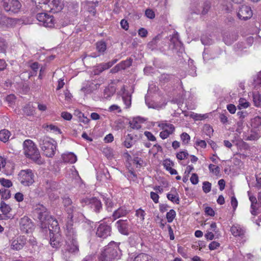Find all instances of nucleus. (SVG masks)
<instances>
[{
	"instance_id": "obj_49",
	"label": "nucleus",
	"mask_w": 261,
	"mask_h": 261,
	"mask_svg": "<svg viewBox=\"0 0 261 261\" xmlns=\"http://www.w3.org/2000/svg\"><path fill=\"white\" fill-rule=\"evenodd\" d=\"M188 153L187 151H180L176 154V158L180 160H183L187 158L188 155Z\"/></svg>"
},
{
	"instance_id": "obj_33",
	"label": "nucleus",
	"mask_w": 261,
	"mask_h": 261,
	"mask_svg": "<svg viewBox=\"0 0 261 261\" xmlns=\"http://www.w3.org/2000/svg\"><path fill=\"white\" fill-rule=\"evenodd\" d=\"M202 6L201 13L202 15L206 14L211 8L210 3L206 0H203Z\"/></svg>"
},
{
	"instance_id": "obj_36",
	"label": "nucleus",
	"mask_w": 261,
	"mask_h": 261,
	"mask_svg": "<svg viewBox=\"0 0 261 261\" xmlns=\"http://www.w3.org/2000/svg\"><path fill=\"white\" fill-rule=\"evenodd\" d=\"M132 64V60L131 59H128L125 61L121 62L119 64L120 66V68L122 70H124L127 67L131 66Z\"/></svg>"
},
{
	"instance_id": "obj_11",
	"label": "nucleus",
	"mask_w": 261,
	"mask_h": 261,
	"mask_svg": "<svg viewBox=\"0 0 261 261\" xmlns=\"http://www.w3.org/2000/svg\"><path fill=\"white\" fill-rule=\"evenodd\" d=\"M111 227L108 224L100 223L97 228L96 235L97 237L105 239L111 235Z\"/></svg>"
},
{
	"instance_id": "obj_6",
	"label": "nucleus",
	"mask_w": 261,
	"mask_h": 261,
	"mask_svg": "<svg viewBox=\"0 0 261 261\" xmlns=\"http://www.w3.org/2000/svg\"><path fill=\"white\" fill-rule=\"evenodd\" d=\"M34 174L31 169L22 170L18 174V179L24 186H29L34 182Z\"/></svg>"
},
{
	"instance_id": "obj_62",
	"label": "nucleus",
	"mask_w": 261,
	"mask_h": 261,
	"mask_svg": "<svg viewBox=\"0 0 261 261\" xmlns=\"http://www.w3.org/2000/svg\"><path fill=\"white\" fill-rule=\"evenodd\" d=\"M150 197L154 201V203H156L159 202V196L158 194L155 192H150Z\"/></svg>"
},
{
	"instance_id": "obj_24",
	"label": "nucleus",
	"mask_w": 261,
	"mask_h": 261,
	"mask_svg": "<svg viewBox=\"0 0 261 261\" xmlns=\"http://www.w3.org/2000/svg\"><path fill=\"white\" fill-rule=\"evenodd\" d=\"M128 213V211L125 207H120L114 212L112 217L114 220H116L126 216Z\"/></svg>"
},
{
	"instance_id": "obj_19",
	"label": "nucleus",
	"mask_w": 261,
	"mask_h": 261,
	"mask_svg": "<svg viewBox=\"0 0 261 261\" xmlns=\"http://www.w3.org/2000/svg\"><path fill=\"white\" fill-rule=\"evenodd\" d=\"M96 48L97 51L99 53V54L96 55V54L93 53L89 56L93 58H96L97 57H98L100 55V54H103L107 48V45L106 42L102 41L97 42L96 44Z\"/></svg>"
},
{
	"instance_id": "obj_45",
	"label": "nucleus",
	"mask_w": 261,
	"mask_h": 261,
	"mask_svg": "<svg viewBox=\"0 0 261 261\" xmlns=\"http://www.w3.org/2000/svg\"><path fill=\"white\" fill-rule=\"evenodd\" d=\"M0 183L5 187L10 188L12 186L11 181L4 178H0Z\"/></svg>"
},
{
	"instance_id": "obj_22",
	"label": "nucleus",
	"mask_w": 261,
	"mask_h": 261,
	"mask_svg": "<svg viewBox=\"0 0 261 261\" xmlns=\"http://www.w3.org/2000/svg\"><path fill=\"white\" fill-rule=\"evenodd\" d=\"M230 231L234 237H242L244 235L245 230L239 225L236 224L231 226Z\"/></svg>"
},
{
	"instance_id": "obj_12",
	"label": "nucleus",
	"mask_w": 261,
	"mask_h": 261,
	"mask_svg": "<svg viewBox=\"0 0 261 261\" xmlns=\"http://www.w3.org/2000/svg\"><path fill=\"white\" fill-rule=\"evenodd\" d=\"M19 225L21 230L25 233L31 231L34 227V225L31 220L26 216L21 218Z\"/></svg>"
},
{
	"instance_id": "obj_41",
	"label": "nucleus",
	"mask_w": 261,
	"mask_h": 261,
	"mask_svg": "<svg viewBox=\"0 0 261 261\" xmlns=\"http://www.w3.org/2000/svg\"><path fill=\"white\" fill-rule=\"evenodd\" d=\"M8 45L6 40L0 38V53L5 54Z\"/></svg>"
},
{
	"instance_id": "obj_44",
	"label": "nucleus",
	"mask_w": 261,
	"mask_h": 261,
	"mask_svg": "<svg viewBox=\"0 0 261 261\" xmlns=\"http://www.w3.org/2000/svg\"><path fill=\"white\" fill-rule=\"evenodd\" d=\"M211 184L208 181H204L203 182L202 190L205 193L210 192L211 190Z\"/></svg>"
},
{
	"instance_id": "obj_7",
	"label": "nucleus",
	"mask_w": 261,
	"mask_h": 261,
	"mask_svg": "<svg viewBox=\"0 0 261 261\" xmlns=\"http://www.w3.org/2000/svg\"><path fill=\"white\" fill-rule=\"evenodd\" d=\"M2 3L5 10L10 14L18 13L21 7L18 0H3Z\"/></svg>"
},
{
	"instance_id": "obj_23",
	"label": "nucleus",
	"mask_w": 261,
	"mask_h": 261,
	"mask_svg": "<svg viewBox=\"0 0 261 261\" xmlns=\"http://www.w3.org/2000/svg\"><path fill=\"white\" fill-rule=\"evenodd\" d=\"M249 200L251 203V213L252 215L256 216L257 214L256 204L257 202V199L255 196L252 195L249 192H248Z\"/></svg>"
},
{
	"instance_id": "obj_40",
	"label": "nucleus",
	"mask_w": 261,
	"mask_h": 261,
	"mask_svg": "<svg viewBox=\"0 0 261 261\" xmlns=\"http://www.w3.org/2000/svg\"><path fill=\"white\" fill-rule=\"evenodd\" d=\"M58 187V184L55 181H47L46 183V188L48 191V193L49 190L52 191L56 189Z\"/></svg>"
},
{
	"instance_id": "obj_56",
	"label": "nucleus",
	"mask_w": 261,
	"mask_h": 261,
	"mask_svg": "<svg viewBox=\"0 0 261 261\" xmlns=\"http://www.w3.org/2000/svg\"><path fill=\"white\" fill-rule=\"evenodd\" d=\"M144 135L147 138L148 140L150 141H155L156 140L155 137L150 132H148V131L145 132Z\"/></svg>"
},
{
	"instance_id": "obj_5",
	"label": "nucleus",
	"mask_w": 261,
	"mask_h": 261,
	"mask_svg": "<svg viewBox=\"0 0 261 261\" xmlns=\"http://www.w3.org/2000/svg\"><path fill=\"white\" fill-rule=\"evenodd\" d=\"M39 145L44 154L47 157H53L56 150V142L51 138L43 136L39 140Z\"/></svg>"
},
{
	"instance_id": "obj_30",
	"label": "nucleus",
	"mask_w": 261,
	"mask_h": 261,
	"mask_svg": "<svg viewBox=\"0 0 261 261\" xmlns=\"http://www.w3.org/2000/svg\"><path fill=\"white\" fill-rule=\"evenodd\" d=\"M171 192H174L175 194L168 193L167 195V198L172 202L178 204L179 199L178 194L176 193V190L175 189H171Z\"/></svg>"
},
{
	"instance_id": "obj_26",
	"label": "nucleus",
	"mask_w": 261,
	"mask_h": 261,
	"mask_svg": "<svg viewBox=\"0 0 261 261\" xmlns=\"http://www.w3.org/2000/svg\"><path fill=\"white\" fill-rule=\"evenodd\" d=\"M203 0H194L191 5V9L193 13L200 14L201 11Z\"/></svg>"
},
{
	"instance_id": "obj_1",
	"label": "nucleus",
	"mask_w": 261,
	"mask_h": 261,
	"mask_svg": "<svg viewBox=\"0 0 261 261\" xmlns=\"http://www.w3.org/2000/svg\"><path fill=\"white\" fill-rule=\"evenodd\" d=\"M65 243L61 250L62 258L66 261L69 260L79 251V244L77 239L75 228H65Z\"/></svg>"
},
{
	"instance_id": "obj_46",
	"label": "nucleus",
	"mask_w": 261,
	"mask_h": 261,
	"mask_svg": "<svg viewBox=\"0 0 261 261\" xmlns=\"http://www.w3.org/2000/svg\"><path fill=\"white\" fill-rule=\"evenodd\" d=\"M1 209L4 214H7L11 211L10 207L5 203H2L1 206Z\"/></svg>"
},
{
	"instance_id": "obj_8",
	"label": "nucleus",
	"mask_w": 261,
	"mask_h": 261,
	"mask_svg": "<svg viewBox=\"0 0 261 261\" xmlns=\"http://www.w3.org/2000/svg\"><path fill=\"white\" fill-rule=\"evenodd\" d=\"M37 19L40 24L45 27L51 28L54 26L55 20L54 16L46 13H38L36 15Z\"/></svg>"
},
{
	"instance_id": "obj_55",
	"label": "nucleus",
	"mask_w": 261,
	"mask_h": 261,
	"mask_svg": "<svg viewBox=\"0 0 261 261\" xmlns=\"http://www.w3.org/2000/svg\"><path fill=\"white\" fill-rule=\"evenodd\" d=\"M171 78V76L170 75L167 74H163L160 76V80L161 82L166 83L168 82Z\"/></svg>"
},
{
	"instance_id": "obj_2",
	"label": "nucleus",
	"mask_w": 261,
	"mask_h": 261,
	"mask_svg": "<svg viewBox=\"0 0 261 261\" xmlns=\"http://www.w3.org/2000/svg\"><path fill=\"white\" fill-rule=\"evenodd\" d=\"M35 213L40 222L41 228L45 232H59L60 227L57 220L49 215L46 208L43 205H36Z\"/></svg>"
},
{
	"instance_id": "obj_32",
	"label": "nucleus",
	"mask_w": 261,
	"mask_h": 261,
	"mask_svg": "<svg viewBox=\"0 0 261 261\" xmlns=\"http://www.w3.org/2000/svg\"><path fill=\"white\" fill-rule=\"evenodd\" d=\"M10 132L7 129H3L0 131V140L3 142L8 141L10 136Z\"/></svg>"
},
{
	"instance_id": "obj_38",
	"label": "nucleus",
	"mask_w": 261,
	"mask_h": 261,
	"mask_svg": "<svg viewBox=\"0 0 261 261\" xmlns=\"http://www.w3.org/2000/svg\"><path fill=\"white\" fill-rule=\"evenodd\" d=\"M103 200L105 201V203L107 207V209L108 211H112V208L114 206V202L112 201V199L110 198H104Z\"/></svg>"
},
{
	"instance_id": "obj_43",
	"label": "nucleus",
	"mask_w": 261,
	"mask_h": 261,
	"mask_svg": "<svg viewBox=\"0 0 261 261\" xmlns=\"http://www.w3.org/2000/svg\"><path fill=\"white\" fill-rule=\"evenodd\" d=\"M174 165V163L169 159H166L163 161V165L166 170L170 169Z\"/></svg>"
},
{
	"instance_id": "obj_39",
	"label": "nucleus",
	"mask_w": 261,
	"mask_h": 261,
	"mask_svg": "<svg viewBox=\"0 0 261 261\" xmlns=\"http://www.w3.org/2000/svg\"><path fill=\"white\" fill-rule=\"evenodd\" d=\"M253 100L256 107H259L261 104V96L258 93H254L253 94Z\"/></svg>"
},
{
	"instance_id": "obj_35",
	"label": "nucleus",
	"mask_w": 261,
	"mask_h": 261,
	"mask_svg": "<svg viewBox=\"0 0 261 261\" xmlns=\"http://www.w3.org/2000/svg\"><path fill=\"white\" fill-rule=\"evenodd\" d=\"M23 111L24 114L28 116L32 115L34 112L33 107L31 104L27 105L23 109Z\"/></svg>"
},
{
	"instance_id": "obj_4",
	"label": "nucleus",
	"mask_w": 261,
	"mask_h": 261,
	"mask_svg": "<svg viewBox=\"0 0 261 261\" xmlns=\"http://www.w3.org/2000/svg\"><path fill=\"white\" fill-rule=\"evenodd\" d=\"M25 155L38 165H41L43 161L41 160L39 150L34 143L31 140H26L23 144Z\"/></svg>"
},
{
	"instance_id": "obj_59",
	"label": "nucleus",
	"mask_w": 261,
	"mask_h": 261,
	"mask_svg": "<svg viewBox=\"0 0 261 261\" xmlns=\"http://www.w3.org/2000/svg\"><path fill=\"white\" fill-rule=\"evenodd\" d=\"M190 181L193 185H196L198 182V177L196 173H193L190 178Z\"/></svg>"
},
{
	"instance_id": "obj_21",
	"label": "nucleus",
	"mask_w": 261,
	"mask_h": 261,
	"mask_svg": "<svg viewBox=\"0 0 261 261\" xmlns=\"http://www.w3.org/2000/svg\"><path fill=\"white\" fill-rule=\"evenodd\" d=\"M49 11H54L56 12L61 11L63 8V4L60 0H50V2L49 3Z\"/></svg>"
},
{
	"instance_id": "obj_34",
	"label": "nucleus",
	"mask_w": 261,
	"mask_h": 261,
	"mask_svg": "<svg viewBox=\"0 0 261 261\" xmlns=\"http://www.w3.org/2000/svg\"><path fill=\"white\" fill-rule=\"evenodd\" d=\"M160 40V37L159 36H157L155 37L151 41H150L148 43V47L149 48H150L151 50H154L156 48V46H158V43L159 41Z\"/></svg>"
},
{
	"instance_id": "obj_31",
	"label": "nucleus",
	"mask_w": 261,
	"mask_h": 261,
	"mask_svg": "<svg viewBox=\"0 0 261 261\" xmlns=\"http://www.w3.org/2000/svg\"><path fill=\"white\" fill-rule=\"evenodd\" d=\"M251 126L253 128L261 129V117L256 116L251 120Z\"/></svg>"
},
{
	"instance_id": "obj_9",
	"label": "nucleus",
	"mask_w": 261,
	"mask_h": 261,
	"mask_svg": "<svg viewBox=\"0 0 261 261\" xmlns=\"http://www.w3.org/2000/svg\"><path fill=\"white\" fill-rule=\"evenodd\" d=\"M252 11L250 7L245 5L239 6L237 16L240 19L246 20L250 19L252 16Z\"/></svg>"
},
{
	"instance_id": "obj_25",
	"label": "nucleus",
	"mask_w": 261,
	"mask_h": 261,
	"mask_svg": "<svg viewBox=\"0 0 261 261\" xmlns=\"http://www.w3.org/2000/svg\"><path fill=\"white\" fill-rule=\"evenodd\" d=\"M89 203L91 204V207L94 208V211L96 213L99 212L102 208V204L100 201L95 197L89 200Z\"/></svg>"
},
{
	"instance_id": "obj_52",
	"label": "nucleus",
	"mask_w": 261,
	"mask_h": 261,
	"mask_svg": "<svg viewBox=\"0 0 261 261\" xmlns=\"http://www.w3.org/2000/svg\"><path fill=\"white\" fill-rule=\"evenodd\" d=\"M16 97L14 94H10L6 97V100L10 105H12L15 101Z\"/></svg>"
},
{
	"instance_id": "obj_17",
	"label": "nucleus",
	"mask_w": 261,
	"mask_h": 261,
	"mask_svg": "<svg viewBox=\"0 0 261 261\" xmlns=\"http://www.w3.org/2000/svg\"><path fill=\"white\" fill-rule=\"evenodd\" d=\"M36 4V8L38 10L42 9L45 11H49V3L50 0H33Z\"/></svg>"
},
{
	"instance_id": "obj_63",
	"label": "nucleus",
	"mask_w": 261,
	"mask_h": 261,
	"mask_svg": "<svg viewBox=\"0 0 261 261\" xmlns=\"http://www.w3.org/2000/svg\"><path fill=\"white\" fill-rule=\"evenodd\" d=\"M94 255L90 254L86 256L82 261H95Z\"/></svg>"
},
{
	"instance_id": "obj_47",
	"label": "nucleus",
	"mask_w": 261,
	"mask_h": 261,
	"mask_svg": "<svg viewBox=\"0 0 261 261\" xmlns=\"http://www.w3.org/2000/svg\"><path fill=\"white\" fill-rule=\"evenodd\" d=\"M249 103L245 99L241 98L239 99V105L238 106L239 109H241V107L243 108H247L249 107Z\"/></svg>"
},
{
	"instance_id": "obj_60",
	"label": "nucleus",
	"mask_w": 261,
	"mask_h": 261,
	"mask_svg": "<svg viewBox=\"0 0 261 261\" xmlns=\"http://www.w3.org/2000/svg\"><path fill=\"white\" fill-rule=\"evenodd\" d=\"M220 244L216 241H213L210 244L208 248L211 250H213L219 247Z\"/></svg>"
},
{
	"instance_id": "obj_57",
	"label": "nucleus",
	"mask_w": 261,
	"mask_h": 261,
	"mask_svg": "<svg viewBox=\"0 0 261 261\" xmlns=\"http://www.w3.org/2000/svg\"><path fill=\"white\" fill-rule=\"evenodd\" d=\"M204 212L207 215H208L210 216H214L215 215L214 211L213 210L212 208H211L210 206H206L205 207Z\"/></svg>"
},
{
	"instance_id": "obj_50",
	"label": "nucleus",
	"mask_w": 261,
	"mask_h": 261,
	"mask_svg": "<svg viewBox=\"0 0 261 261\" xmlns=\"http://www.w3.org/2000/svg\"><path fill=\"white\" fill-rule=\"evenodd\" d=\"M136 215L138 218L140 219L141 221H143L144 220L145 213L142 209L139 208L137 210Z\"/></svg>"
},
{
	"instance_id": "obj_53",
	"label": "nucleus",
	"mask_w": 261,
	"mask_h": 261,
	"mask_svg": "<svg viewBox=\"0 0 261 261\" xmlns=\"http://www.w3.org/2000/svg\"><path fill=\"white\" fill-rule=\"evenodd\" d=\"M208 168L211 172L215 173L216 174H218L220 172L219 167L213 164H210L208 166Z\"/></svg>"
},
{
	"instance_id": "obj_54",
	"label": "nucleus",
	"mask_w": 261,
	"mask_h": 261,
	"mask_svg": "<svg viewBox=\"0 0 261 261\" xmlns=\"http://www.w3.org/2000/svg\"><path fill=\"white\" fill-rule=\"evenodd\" d=\"M230 34L229 33H226L225 34H224V36H223V40L225 42V44H227V45H230L231 44V43L234 41V40H236V39L234 38L232 40H229L228 39V37H230Z\"/></svg>"
},
{
	"instance_id": "obj_10",
	"label": "nucleus",
	"mask_w": 261,
	"mask_h": 261,
	"mask_svg": "<svg viewBox=\"0 0 261 261\" xmlns=\"http://www.w3.org/2000/svg\"><path fill=\"white\" fill-rule=\"evenodd\" d=\"M27 242L24 236H19L12 238L10 241L11 248L14 250H20L23 248Z\"/></svg>"
},
{
	"instance_id": "obj_13",
	"label": "nucleus",
	"mask_w": 261,
	"mask_h": 261,
	"mask_svg": "<svg viewBox=\"0 0 261 261\" xmlns=\"http://www.w3.org/2000/svg\"><path fill=\"white\" fill-rule=\"evenodd\" d=\"M65 210L68 214L65 224V228H74L73 227V221L72 218L73 217V213L76 211V207L72 205L70 206L67 207V208H65Z\"/></svg>"
},
{
	"instance_id": "obj_18",
	"label": "nucleus",
	"mask_w": 261,
	"mask_h": 261,
	"mask_svg": "<svg viewBox=\"0 0 261 261\" xmlns=\"http://www.w3.org/2000/svg\"><path fill=\"white\" fill-rule=\"evenodd\" d=\"M145 121V119L140 117L134 118L129 122V125L133 129H138L141 127V124Z\"/></svg>"
},
{
	"instance_id": "obj_3",
	"label": "nucleus",
	"mask_w": 261,
	"mask_h": 261,
	"mask_svg": "<svg viewBox=\"0 0 261 261\" xmlns=\"http://www.w3.org/2000/svg\"><path fill=\"white\" fill-rule=\"evenodd\" d=\"M119 245V243L114 241L110 242L101 251L98 257V261H112L115 259H119L121 255Z\"/></svg>"
},
{
	"instance_id": "obj_61",
	"label": "nucleus",
	"mask_w": 261,
	"mask_h": 261,
	"mask_svg": "<svg viewBox=\"0 0 261 261\" xmlns=\"http://www.w3.org/2000/svg\"><path fill=\"white\" fill-rule=\"evenodd\" d=\"M103 71V68H102L100 64L96 66L93 70L94 73L95 75H98L101 73Z\"/></svg>"
},
{
	"instance_id": "obj_37",
	"label": "nucleus",
	"mask_w": 261,
	"mask_h": 261,
	"mask_svg": "<svg viewBox=\"0 0 261 261\" xmlns=\"http://www.w3.org/2000/svg\"><path fill=\"white\" fill-rule=\"evenodd\" d=\"M176 216V212L174 210H170L166 214V218L169 223L172 222Z\"/></svg>"
},
{
	"instance_id": "obj_15",
	"label": "nucleus",
	"mask_w": 261,
	"mask_h": 261,
	"mask_svg": "<svg viewBox=\"0 0 261 261\" xmlns=\"http://www.w3.org/2000/svg\"><path fill=\"white\" fill-rule=\"evenodd\" d=\"M116 226L120 233L127 236L129 234V225L127 220H119L116 223Z\"/></svg>"
},
{
	"instance_id": "obj_27",
	"label": "nucleus",
	"mask_w": 261,
	"mask_h": 261,
	"mask_svg": "<svg viewBox=\"0 0 261 261\" xmlns=\"http://www.w3.org/2000/svg\"><path fill=\"white\" fill-rule=\"evenodd\" d=\"M62 157L63 161L65 163L73 164L77 160L76 156L72 152L64 153L62 155Z\"/></svg>"
},
{
	"instance_id": "obj_28",
	"label": "nucleus",
	"mask_w": 261,
	"mask_h": 261,
	"mask_svg": "<svg viewBox=\"0 0 261 261\" xmlns=\"http://www.w3.org/2000/svg\"><path fill=\"white\" fill-rule=\"evenodd\" d=\"M133 261H156V260L149 254L140 253L135 256Z\"/></svg>"
},
{
	"instance_id": "obj_29",
	"label": "nucleus",
	"mask_w": 261,
	"mask_h": 261,
	"mask_svg": "<svg viewBox=\"0 0 261 261\" xmlns=\"http://www.w3.org/2000/svg\"><path fill=\"white\" fill-rule=\"evenodd\" d=\"M97 84H94V83H90L87 85L85 87H83L81 88V91L86 94L91 93L93 90L97 88Z\"/></svg>"
},
{
	"instance_id": "obj_16",
	"label": "nucleus",
	"mask_w": 261,
	"mask_h": 261,
	"mask_svg": "<svg viewBox=\"0 0 261 261\" xmlns=\"http://www.w3.org/2000/svg\"><path fill=\"white\" fill-rule=\"evenodd\" d=\"M50 233V244L53 248H57L60 246L62 241L61 234L59 232Z\"/></svg>"
},
{
	"instance_id": "obj_51",
	"label": "nucleus",
	"mask_w": 261,
	"mask_h": 261,
	"mask_svg": "<svg viewBox=\"0 0 261 261\" xmlns=\"http://www.w3.org/2000/svg\"><path fill=\"white\" fill-rule=\"evenodd\" d=\"M63 203L65 207V209L67 208L68 206L72 205V202L71 199L69 197H65L63 200Z\"/></svg>"
},
{
	"instance_id": "obj_14",
	"label": "nucleus",
	"mask_w": 261,
	"mask_h": 261,
	"mask_svg": "<svg viewBox=\"0 0 261 261\" xmlns=\"http://www.w3.org/2000/svg\"><path fill=\"white\" fill-rule=\"evenodd\" d=\"M159 126L164 129L160 133V136L163 139L167 138L174 131V126L171 124L162 123Z\"/></svg>"
},
{
	"instance_id": "obj_58",
	"label": "nucleus",
	"mask_w": 261,
	"mask_h": 261,
	"mask_svg": "<svg viewBox=\"0 0 261 261\" xmlns=\"http://www.w3.org/2000/svg\"><path fill=\"white\" fill-rule=\"evenodd\" d=\"M145 15L150 19H153L155 17L154 12L151 9H147L145 11Z\"/></svg>"
},
{
	"instance_id": "obj_20",
	"label": "nucleus",
	"mask_w": 261,
	"mask_h": 261,
	"mask_svg": "<svg viewBox=\"0 0 261 261\" xmlns=\"http://www.w3.org/2000/svg\"><path fill=\"white\" fill-rule=\"evenodd\" d=\"M137 136H134L132 134H128L125 136V141L123 142V145L127 148H130L137 141Z\"/></svg>"
},
{
	"instance_id": "obj_42",
	"label": "nucleus",
	"mask_w": 261,
	"mask_h": 261,
	"mask_svg": "<svg viewBox=\"0 0 261 261\" xmlns=\"http://www.w3.org/2000/svg\"><path fill=\"white\" fill-rule=\"evenodd\" d=\"M117 61V60L115 59L111 61H110L108 63H102L100 64L102 68H103V71L110 68L112 67L115 63H116Z\"/></svg>"
},
{
	"instance_id": "obj_64",
	"label": "nucleus",
	"mask_w": 261,
	"mask_h": 261,
	"mask_svg": "<svg viewBox=\"0 0 261 261\" xmlns=\"http://www.w3.org/2000/svg\"><path fill=\"white\" fill-rule=\"evenodd\" d=\"M254 84L255 86H261V71L258 73L256 79L254 80Z\"/></svg>"
},
{
	"instance_id": "obj_48",
	"label": "nucleus",
	"mask_w": 261,
	"mask_h": 261,
	"mask_svg": "<svg viewBox=\"0 0 261 261\" xmlns=\"http://www.w3.org/2000/svg\"><path fill=\"white\" fill-rule=\"evenodd\" d=\"M180 138L184 144H188L190 140V136L186 133H182L180 135Z\"/></svg>"
}]
</instances>
